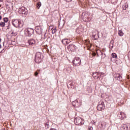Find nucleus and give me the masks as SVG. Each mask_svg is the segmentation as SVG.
<instances>
[{
  "mask_svg": "<svg viewBox=\"0 0 130 130\" xmlns=\"http://www.w3.org/2000/svg\"><path fill=\"white\" fill-rule=\"evenodd\" d=\"M9 25H10V22H8V26H7V29H10V27H9Z\"/></svg>",
  "mask_w": 130,
  "mask_h": 130,
  "instance_id": "c756f323",
  "label": "nucleus"
},
{
  "mask_svg": "<svg viewBox=\"0 0 130 130\" xmlns=\"http://www.w3.org/2000/svg\"><path fill=\"white\" fill-rule=\"evenodd\" d=\"M61 41L62 43H63L64 45H68V44H69V43L71 42V41H70V40L67 39H63Z\"/></svg>",
  "mask_w": 130,
  "mask_h": 130,
  "instance_id": "f8f14e48",
  "label": "nucleus"
},
{
  "mask_svg": "<svg viewBox=\"0 0 130 130\" xmlns=\"http://www.w3.org/2000/svg\"><path fill=\"white\" fill-rule=\"evenodd\" d=\"M88 130H93V127L89 126Z\"/></svg>",
  "mask_w": 130,
  "mask_h": 130,
  "instance_id": "bb28decb",
  "label": "nucleus"
},
{
  "mask_svg": "<svg viewBox=\"0 0 130 130\" xmlns=\"http://www.w3.org/2000/svg\"><path fill=\"white\" fill-rule=\"evenodd\" d=\"M34 33V29L32 28H26L24 30V35L26 36H31Z\"/></svg>",
  "mask_w": 130,
  "mask_h": 130,
  "instance_id": "39448f33",
  "label": "nucleus"
},
{
  "mask_svg": "<svg viewBox=\"0 0 130 130\" xmlns=\"http://www.w3.org/2000/svg\"><path fill=\"white\" fill-rule=\"evenodd\" d=\"M0 48H2V45L0 44Z\"/></svg>",
  "mask_w": 130,
  "mask_h": 130,
  "instance_id": "e433bc0d",
  "label": "nucleus"
},
{
  "mask_svg": "<svg viewBox=\"0 0 130 130\" xmlns=\"http://www.w3.org/2000/svg\"><path fill=\"white\" fill-rule=\"evenodd\" d=\"M12 25L16 28H22L24 23L21 20L13 19L12 20Z\"/></svg>",
  "mask_w": 130,
  "mask_h": 130,
  "instance_id": "f257e3e1",
  "label": "nucleus"
},
{
  "mask_svg": "<svg viewBox=\"0 0 130 130\" xmlns=\"http://www.w3.org/2000/svg\"><path fill=\"white\" fill-rule=\"evenodd\" d=\"M67 2H72V0H66Z\"/></svg>",
  "mask_w": 130,
  "mask_h": 130,
  "instance_id": "473e14b6",
  "label": "nucleus"
},
{
  "mask_svg": "<svg viewBox=\"0 0 130 130\" xmlns=\"http://www.w3.org/2000/svg\"><path fill=\"white\" fill-rule=\"evenodd\" d=\"M118 117L120 118V119H124V118L126 117V115L124 113L120 112L118 114Z\"/></svg>",
  "mask_w": 130,
  "mask_h": 130,
  "instance_id": "9b49d317",
  "label": "nucleus"
},
{
  "mask_svg": "<svg viewBox=\"0 0 130 130\" xmlns=\"http://www.w3.org/2000/svg\"><path fill=\"white\" fill-rule=\"evenodd\" d=\"M100 128H101V129H104V128H105V125H104V124H101L100 126Z\"/></svg>",
  "mask_w": 130,
  "mask_h": 130,
  "instance_id": "5701e85b",
  "label": "nucleus"
},
{
  "mask_svg": "<svg viewBox=\"0 0 130 130\" xmlns=\"http://www.w3.org/2000/svg\"><path fill=\"white\" fill-rule=\"evenodd\" d=\"M105 106L104 105V102L101 101L99 103V105L97 106V109L99 111H101L104 109Z\"/></svg>",
  "mask_w": 130,
  "mask_h": 130,
  "instance_id": "0eeeda50",
  "label": "nucleus"
},
{
  "mask_svg": "<svg viewBox=\"0 0 130 130\" xmlns=\"http://www.w3.org/2000/svg\"><path fill=\"white\" fill-rule=\"evenodd\" d=\"M118 34L119 36L122 37V36H123L124 34L122 30H119L118 31Z\"/></svg>",
  "mask_w": 130,
  "mask_h": 130,
  "instance_id": "dca6fc26",
  "label": "nucleus"
},
{
  "mask_svg": "<svg viewBox=\"0 0 130 130\" xmlns=\"http://www.w3.org/2000/svg\"><path fill=\"white\" fill-rule=\"evenodd\" d=\"M72 105L74 107H80L82 105V99H76V100L72 102Z\"/></svg>",
  "mask_w": 130,
  "mask_h": 130,
  "instance_id": "20e7f679",
  "label": "nucleus"
},
{
  "mask_svg": "<svg viewBox=\"0 0 130 130\" xmlns=\"http://www.w3.org/2000/svg\"><path fill=\"white\" fill-rule=\"evenodd\" d=\"M117 79L118 81H121L122 80V77L121 76H120L119 74H117Z\"/></svg>",
  "mask_w": 130,
  "mask_h": 130,
  "instance_id": "f3484780",
  "label": "nucleus"
},
{
  "mask_svg": "<svg viewBox=\"0 0 130 130\" xmlns=\"http://www.w3.org/2000/svg\"><path fill=\"white\" fill-rule=\"evenodd\" d=\"M92 55H93V56H95L96 55V53H92Z\"/></svg>",
  "mask_w": 130,
  "mask_h": 130,
  "instance_id": "2f4dec72",
  "label": "nucleus"
},
{
  "mask_svg": "<svg viewBox=\"0 0 130 130\" xmlns=\"http://www.w3.org/2000/svg\"><path fill=\"white\" fill-rule=\"evenodd\" d=\"M98 76H99V77L100 78H102V77H104V74H103V75L101 76L100 75H98Z\"/></svg>",
  "mask_w": 130,
  "mask_h": 130,
  "instance_id": "c85d7f7f",
  "label": "nucleus"
},
{
  "mask_svg": "<svg viewBox=\"0 0 130 130\" xmlns=\"http://www.w3.org/2000/svg\"><path fill=\"white\" fill-rule=\"evenodd\" d=\"M6 25V23L4 22H1L0 23V27H4Z\"/></svg>",
  "mask_w": 130,
  "mask_h": 130,
  "instance_id": "4be33fe9",
  "label": "nucleus"
},
{
  "mask_svg": "<svg viewBox=\"0 0 130 130\" xmlns=\"http://www.w3.org/2000/svg\"><path fill=\"white\" fill-rule=\"evenodd\" d=\"M1 7H2V5H0V8H1Z\"/></svg>",
  "mask_w": 130,
  "mask_h": 130,
  "instance_id": "a19ab883",
  "label": "nucleus"
},
{
  "mask_svg": "<svg viewBox=\"0 0 130 130\" xmlns=\"http://www.w3.org/2000/svg\"><path fill=\"white\" fill-rule=\"evenodd\" d=\"M1 41H2V39L0 38V43H1Z\"/></svg>",
  "mask_w": 130,
  "mask_h": 130,
  "instance_id": "72a5a7b5",
  "label": "nucleus"
},
{
  "mask_svg": "<svg viewBox=\"0 0 130 130\" xmlns=\"http://www.w3.org/2000/svg\"><path fill=\"white\" fill-rule=\"evenodd\" d=\"M55 32H56V28H54L52 31V34H54Z\"/></svg>",
  "mask_w": 130,
  "mask_h": 130,
  "instance_id": "b1692460",
  "label": "nucleus"
},
{
  "mask_svg": "<svg viewBox=\"0 0 130 130\" xmlns=\"http://www.w3.org/2000/svg\"><path fill=\"white\" fill-rule=\"evenodd\" d=\"M68 49H69V50H71V51H75V50L77 49V47L74 45L71 44L68 46Z\"/></svg>",
  "mask_w": 130,
  "mask_h": 130,
  "instance_id": "1a4fd4ad",
  "label": "nucleus"
},
{
  "mask_svg": "<svg viewBox=\"0 0 130 130\" xmlns=\"http://www.w3.org/2000/svg\"><path fill=\"white\" fill-rule=\"evenodd\" d=\"M28 44L29 45H35L36 43V41H35V40L34 39H30L28 40Z\"/></svg>",
  "mask_w": 130,
  "mask_h": 130,
  "instance_id": "ddd939ff",
  "label": "nucleus"
},
{
  "mask_svg": "<svg viewBox=\"0 0 130 130\" xmlns=\"http://www.w3.org/2000/svg\"><path fill=\"white\" fill-rule=\"evenodd\" d=\"M12 34H14V32H12Z\"/></svg>",
  "mask_w": 130,
  "mask_h": 130,
  "instance_id": "79ce46f5",
  "label": "nucleus"
},
{
  "mask_svg": "<svg viewBox=\"0 0 130 130\" xmlns=\"http://www.w3.org/2000/svg\"><path fill=\"white\" fill-rule=\"evenodd\" d=\"M71 86H73V83H71Z\"/></svg>",
  "mask_w": 130,
  "mask_h": 130,
  "instance_id": "4c0bfd02",
  "label": "nucleus"
},
{
  "mask_svg": "<svg viewBox=\"0 0 130 130\" xmlns=\"http://www.w3.org/2000/svg\"><path fill=\"white\" fill-rule=\"evenodd\" d=\"M102 55H104L103 57H105V54H103V53H101Z\"/></svg>",
  "mask_w": 130,
  "mask_h": 130,
  "instance_id": "7c9ffc66",
  "label": "nucleus"
},
{
  "mask_svg": "<svg viewBox=\"0 0 130 130\" xmlns=\"http://www.w3.org/2000/svg\"><path fill=\"white\" fill-rule=\"evenodd\" d=\"M36 32L38 33L39 34H41L42 33V29L40 27H38L36 29Z\"/></svg>",
  "mask_w": 130,
  "mask_h": 130,
  "instance_id": "2eb2a0df",
  "label": "nucleus"
},
{
  "mask_svg": "<svg viewBox=\"0 0 130 130\" xmlns=\"http://www.w3.org/2000/svg\"><path fill=\"white\" fill-rule=\"evenodd\" d=\"M38 75V73L37 72L35 73V76H36V77H37V76Z\"/></svg>",
  "mask_w": 130,
  "mask_h": 130,
  "instance_id": "cd10ccee",
  "label": "nucleus"
},
{
  "mask_svg": "<svg viewBox=\"0 0 130 130\" xmlns=\"http://www.w3.org/2000/svg\"><path fill=\"white\" fill-rule=\"evenodd\" d=\"M18 13L21 16L23 15H28V10L25 7H22L18 9Z\"/></svg>",
  "mask_w": 130,
  "mask_h": 130,
  "instance_id": "7ed1b4c3",
  "label": "nucleus"
},
{
  "mask_svg": "<svg viewBox=\"0 0 130 130\" xmlns=\"http://www.w3.org/2000/svg\"><path fill=\"white\" fill-rule=\"evenodd\" d=\"M0 20H2V16H0Z\"/></svg>",
  "mask_w": 130,
  "mask_h": 130,
  "instance_id": "c9c22d12",
  "label": "nucleus"
},
{
  "mask_svg": "<svg viewBox=\"0 0 130 130\" xmlns=\"http://www.w3.org/2000/svg\"><path fill=\"white\" fill-rule=\"evenodd\" d=\"M0 2H3V0H0Z\"/></svg>",
  "mask_w": 130,
  "mask_h": 130,
  "instance_id": "58836bf2",
  "label": "nucleus"
},
{
  "mask_svg": "<svg viewBox=\"0 0 130 130\" xmlns=\"http://www.w3.org/2000/svg\"><path fill=\"white\" fill-rule=\"evenodd\" d=\"M74 66H77L81 64V59L78 57H76L73 61Z\"/></svg>",
  "mask_w": 130,
  "mask_h": 130,
  "instance_id": "6e6552de",
  "label": "nucleus"
},
{
  "mask_svg": "<svg viewBox=\"0 0 130 130\" xmlns=\"http://www.w3.org/2000/svg\"><path fill=\"white\" fill-rule=\"evenodd\" d=\"M41 7V3L40 2L38 3L37 4V9H40Z\"/></svg>",
  "mask_w": 130,
  "mask_h": 130,
  "instance_id": "412c9836",
  "label": "nucleus"
},
{
  "mask_svg": "<svg viewBox=\"0 0 130 130\" xmlns=\"http://www.w3.org/2000/svg\"><path fill=\"white\" fill-rule=\"evenodd\" d=\"M6 8L8 10H13V9H14V7H13V5L11 4H6Z\"/></svg>",
  "mask_w": 130,
  "mask_h": 130,
  "instance_id": "4468645a",
  "label": "nucleus"
},
{
  "mask_svg": "<svg viewBox=\"0 0 130 130\" xmlns=\"http://www.w3.org/2000/svg\"><path fill=\"white\" fill-rule=\"evenodd\" d=\"M35 61L37 63H39L40 62H41V61H42V58H41V53L37 52L36 54Z\"/></svg>",
  "mask_w": 130,
  "mask_h": 130,
  "instance_id": "423d86ee",
  "label": "nucleus"
},
{
  "mask_svg": "<svg viewBox=\"0 0 130 130\" xmlns=\"http://www.w3.org/2000/svg\"><path fill=\"white\" fill-rule=\"evenodd\" d=\"M49 30H52V29H53V26L50 25L49 27Z\"/></svg>",
  "mask_w": 130,
  "mask_h": 130,
  "instance_id": "393cba45",
  "label": "nucleus"
},
{
  "mask_svg": "<svg viewBox=\"0 0 130 130\" xmlns=\"http://www.w3.org/2000/svg\"><path fill=\"white\" fill-rule=\"evenodd\" d=\"M98 75H100V76H103V73H99V72L94 73L92 74V77L94 78V79H96V78L97 79H100V76H98Z\"/></svg>",
  "mask_w": 130,
  "mask_h": 130,
  "instance_id": "9d476101",
  "label": "nucleus"
},
{
  "mask_svg": "<svg viewBox=\"0 0 130 130\" xmlns=\"http://www.w3.org/2000/svg\"><path fill=\"white\" fill-rule=\"evenodd\" d=\"M112 57L113 58H117V55L115 53H113L112 54Z\"/></svg>",
  "mask_w": 130,
  "mask_h": 130,
  "instance_id": "aec40b11",
  "label": "nucleus"
},
{
  "mask_svg": "<svg viewBox=\"0 0 130 130\" xmlns=\"http://www.w3.org/2000/svg\"><path fill=\"white\" fill-rule=\"evenodd\" d=\"M95 123H96V122H94V124H95Z\"/></svg>",
  "mask_w": 130,
  "mask_h": 130,
  "instance_id": "ea45409f",
  "label": "nucleus"
},
{
  "mask_svg": "<svg viewBox=\"0 0 130 130\" xmlns=\"http://www.w3.org/2000/svg\"><path fill=\"white\" fill-rule=\"evenodd\" d=\"M121 130H128V127L126 125H124L121 128Z\"/></svg>",
  "mask_w": 130,
  "mask_h": 130,
  "instance_id": "a211bd4d",
  "label": "nucleus"
},
{
  "mask_svg": "<svg viewBox=\"0 0 130 130\" xmlns=\"http://www.w3.org/2000/svg\"><path fill=\"white\" fill-rule=\"evenodd\" d=\"M3 20L4 21V23H8L9 22V18L5 17L4 18H3Z\"/></svg>",
  "mask_w": 130,
  "mask_h": 130,
  "instance_id": "6ab92c4d",
  "label": "nucleus"
},
{
  "mask_svg": "<svg viewBox=\"0 0 130 130\" xmlns=\"http://www.w3.org/2000/svg\"><path fill=\"white\" fill-rule=\"evenodd\" d=\"M45 125L46 127H47V128H48L49 127V124H48V123H46Z\"/></svg>",
  "mask_w": 130,
  "mask_h": 130,
  "instance_id": "a878e982",
  "label": "nucleus"
},
{
  "mask_svg": "<svg viewBox=\"0 0 130 130\" xmlns=\"http://www.w3.org/2000/svg\"><path fill=\"white\" fill-rule=\"evenodd\" d=\"M34 2H37L39 0H34Z\"/></svg>",
  "mask_w": 130,
  "mask_h": 130,
  "instance_id": "f704fd0d",
  "label": "nucleus"
},
{
  "mask_svg": "<svg viewBox=\"0 0 130 130\" xmlns=\"http://www.w3.org/2000/svg\"><path fill=\"white\" fill-rule=\"evenodd\" d=\"M74 122L76 125H83L85 121L81 117H78L74 119Z\"/></svg>",
  "mask_w": 130,
  "mask_h": 130,
  "instance_id": "f03ea898",
  "label": "nucleus"
}]
</instances>
